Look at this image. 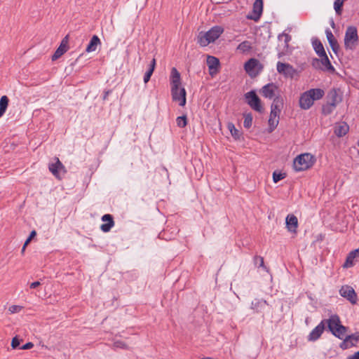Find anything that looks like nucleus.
I'll return each instance as SVG.
<instances>
[{"instance_id": "33", "label": "nucleus", "mask_w": 359, "mask_h": 359, "mask_svg": "<svg viewBox=\"0 0 359 359\" xmlns=\"http://www.w3.org/2000/svg\"><path fill=\"white\" fill-rule=\"evenodd\" d=\"M227 128L229 130L231 135L234 137V139L238 140L240 138L241 133L238 129L236 128L233 123H229L227 125Z\"/></svg>"}, {"instance_id": "44", "label": "nucleus", "mask_w": 359, "mask_h": 359, "mask_svg": "<svg viewBox=\"0 0 359 359\" xmlns=\"http://www.w3.org/2000/svg\"><path fill=\"white\" fill-rule=\"evenodd\" d=\"M114 346L115 348H123V349H127L128 348V346L126 344V343H124L122 341H115L114 343Z\"/></svg>"}, {"instance_id": "39", "label": "nucleus", "mask_w": 359, "mask_h": 359, "mask_svg": "<svg viewBox=\"0 0 359 359\" xmlns=\"http://www.w3.org/2000/svg\"><path fill=\"white\" fill-rule=\"evenodd\" d=\"M253 262L255 266L266 269V266L264 265V258L262 257L255 255L253 258Z\"/></svg>"}, {"instance_id": "34", "label": "nucleus", "mask_w": 359, "mask_h": 359, "mask_svg": "<svg viewBox=\"0 0 359 359\" xmlns=\"http://www.w3.org/2000/svg\"><path fill=\"white\" fill-rule=\"evenodd\" d=\"M328 101L327 102H329L330 104H333L334 107L337 106V103L339 102L338 100V95L335 90H333L330 91V93L328 94Z\"/></svg>"}, {"instance_id": "9", "label": "nucleus", "mask_w": 359, "mask_h": 359, "mask_svg": "<svg viewBox=\"0 0 359 359\" xmlns=\"http://www.w3.org/2000/svg\"><path fill=\"white\" fill-rule=\"evenodd\" d=\"M342 340L343 341L339 344V347L342 350H346L353 346H355L359 341V332H355L354 334L347 335Z\"/></svg>"}, {"instance_id": "42", "label": "nucleus", "mask_w": 359, "mask_h": 359, "mask_svg": "<svg viewBox=\"0 0 359 359\" xmlns=\"http://www.w3.org/2000/svg\"><path fill=\"white\" fill-rule=\"evenodd\" d=\"M278 39L280 41L282 40L283 39H284V43H285L284 48H287L288 43L291 40V36L289 35L288 34L283 33V34L278 35Z\"/></svg>"}, {"instance_id": "14", "label": "nucleus", "mask_w": 359, "mask_h": 359, "mask_svg": "<svg viewBox=\"0 0 359 359\" xmlns=\"http://www.w3.org/2000/svg\"><path fill=\"white\" fill-rule=\"evenodd\" d=\"M56 162L54 163H50L48 165L49 170L51 173L57 179H60L61 171L65 174L66 172V169L64 165L60 162L58 158H56Z\"/></svg>"}, {"instance_id": "2", "label": "nucleus", "mask_w": 359, "mask_h": 359, "mask_svg": "<svg viewBox=\"0 0 359 359\" xmlns=\"http://www.w3.org/2000/svg\"><path fill=\"white\" fill-rule=\"evenodd\" d=\"M344 48L346 50H353L359 42L358 29L355 26H348L345 32Z\"/></svg>"}, {"instance_id": "29", "label": "nucleus", "mask_w": 359, "mask_h": 359, "mask_svg": "<svg viewBox=\"0 0 359 359\" xmlns=\"http://www.w3.org/2000/svg\"><path fill=\"white\" fill-rule=\"evenodd\" d=\"M346 332V327L340 325L339 327L334 329V331H332V334L339 339H343L346 335L345 333Z\"/></svg>"}, {"instance_id": "50", "label": "nucleus", "mask_w": 359, "mask_h": 359, "mask_svg": "<svg viewBox=\"0 0 359 359\" xmlns=\"http://www.w3.org/2000/svg\"><path fill=\"white\" fill-rule=\"evenodd\" d=\"M346 359H359V351H357L354 354L348 356Z\"/></svg>"}, {"instance_id": "21", "label": "nucleus", "mask_w": 359, "mask_h": 359, "mask_svg": "<svg viewBox=\"0 0 359 359\" xmlns=\"http://www.w3.org/2000/svg\"><path fill=\"white\" fill-rule=\"evenodd\" d=\"M325 324L327 323L328 329L330 332L334 331V329L339 327L341 324L340 319L337 315H332L327 320H324Z\"/></svg>"}, {"instance_id": "18", "label": "nucleus", "mask_w": 359, "mask_h": 359, "mask_svg": "<svg viewBox=\"0 0 359 359\" xmlns=\"http://www.w3.org/2000/svg\"><path fill=\"white\" fill-rule=\"evenodd\" d=\"M102 222H106L107 223L102 224L100 226L101 230L104 232H109L111 229L114 226L115 223L114 221V217L110 214H105L101 218Z\"/></svg>"}, {"instance_id": "55", "label": "nucleus", "mask_w": 359, "mask_h": 359, "mask_svg": "<svg viewBox=\"0 0 359 359\" xmlns=\"http://www.w3.org/2000/svg\"><path fill=\"white\" fill-rule=\"evenodd\" d=\"M162 170H163L167 175H168V171L165 166H161Z\"/></svg>"}, {"instance_id": "53", "label": "nucleus", "mask_w": 359, "mask_h": 359, "mask_svg": "<svg viewBox=\"0 0 359 359\" xmlns=\"http://www.w3.org/2000/svg\"><path fill=\"white\" fill-rule=\"evenodd\" d=\"M68 43V36H66L61 41L60 45H64L65 46H67Z\"/></svg>"}, {"instance_id": "28", "label": "nucleus", "mask_w": 359, "mask_h": 359, "mask_svg": "<svg viewBox=\"0 0 359 359\" xmlns=\"http://www.w3.org/2000/svg\"><path fill=\"white\" fill-rule=\"evenodd\" d=\"M307 92L314 99V101L321 99L325 95V91L320 88H311Z\"/></svg>"}, {"instance_id": "37", "label": "nucleus", "mask_w": 359, "mask_h": 359, "mask_svg": "<svg viewBox=\"0 0 359 359\" xmlns=\"http://www.w3.org/2000/svg\"><path fill=\"white\" fill-rule=\"evenodd\" d=\"M279 123V118L277 117H271L269 116V129L270 132L273 131L278 126Z\"/></svg>"}, {"instance_id": "32", "label": "nucleus", "mask_w": 359, "mask_h": 359, "mask_svg": "<svg viewBox=\"0 0 359 359\" xmlns=\"http://www.w3.org/2000/svg\"><path fill=\"white\" fill-rule=\"evenodd\" d=\"M236 49L242 53L249 52L252 49L251 43L248 41H244L237 46Z\"/></svg>"}, {"instance_id": "36", "label": "nucleus", "mask_w": 359, "mask_h": 359, "mask_svg": "<svg viewBox=\"0 0 359 359\" xmlns=\"http://www.w3.org/2000/svg\"><path fill=\"white\" fill-rule=\"evenodd\" d=\"M335 108H336V107H334L333 105V104L327 102L322 107V113L324 115H329L332 113V111L334 110Z\"/></svg>"}, {"instance_id": "38", "label": "nucleus", "mask_w": 359, "mask_h": 359, "mask_svg": "<svg viewBox=\"0 0 359 359\" xmlns=\"http://www.w3.org/2000/svg\"><path fill=\"white\" fill-rule=\"evenodd\" d=\"M344 1V0H335L334 2V8L339 15H341Z\"/></svg>"}, {"instance_id": "12", "label": "nucleus", "mask_w": 359, "mask_h": 359, "mask_svg": "<svg viewBox=\"0 0 359 359\" xmlns=\"http://www.w3.org/2000/svg\"><path fill=\"white\" fill-rule=\"evenodd\" d=\"M170 85H171V93H175V91L181 85V77L180 74L175 67L171 69L170 72Z\"/></svg>"}, {"instance_id": "8", "label": "nucleus", "mask_w": 359, "mask_h": 359, "mask_svg": "<svg viewBox=\"0 0 359 359\" xmlns=\"http://www.w3.org/2000/svg\"><path fill=\"white\" fill-rule=\"evenodd\" d=\"M340 295L346 298L351 304H356L358 301V296L354 289L349 285H343L339 290Z\"/></svg>"}, {"instance_id": "24", "label": "nucleus", "mask_w": 359, "mask_h": 359, "mask_svg": "<svg viewBox=\"0 0 359 359\" xmlns=\"http://www.w3.org/2000/svg\"><path fill=\"white\" fill-rule=\"evenodd\" d=\"M312 46L318 56L323 55L326 53L323 43L318 39L315 38L312 39Z\"/></svg>"}, {"instance_id": "4", "label": "nucleus", "mask_w": 359, "mask_h": 359, "mask_svg": "<svg viewBox=\"0 0 359 359\" xmlns=\"http://www.w3.org/2000/svg\"><path fill=\"white\" fill-rule=\"evenodd\" d=\"M320 58H313L311 60L312 67L317 70L328 72L333 73L335 72L334 67L331 64L326 53L323 55L319 56Z\"/></svg>"}, {"instance_id": "1", "label": "nucleus", "mask_w": 359, "mask_h": 359, "mask_svg": "<svg viewBox=\"0 0 359 359\" xmlns=\"http://www.w3.org/2000/svg\"><path fill=\"white\" fill-rule=\"evenodd\" d=\"M224 32V28L221 26H214L206 32H200L197 36V42L200 46L205 47L210 43L216 41Z\"/></svg>"}, {"instance_id": "22", "label": "nucleus", "mask_w": 359, "mask_h": 359, "mask_svg": "<svg viewBox=\"0 0 359 359\" xmlns=\"http://www.w3.org/2000/svg\"><path fill=\"white\" fill-rule=\"evenodd\" d=\"M348 124L345 122H341L335 126L334 133L338 137H342L348 133Z\"/></svg>"}, {"instance_id": "23", "label": "nucleus", "mask_w": 359, "mask_h": 359, "mask_svg": "<svg viewBox=\"0 0 359 359\" xmlns=\"http://www.w3.org/2000/svg\"><path fill=\"white\" fill-rule=\"evenodd\" d=\"M359 254V250H354L350 252L343 264L344 268H349L353 266V260Z\"/></svg>"}, {"instance_id": "41", "label": "nucleus", "mask_w": 359, "mask_h": 359, "mask_svg": "<svg viewBox=\"0 0 359 359\" xmlns=\"http://www.w3.org/2000/svg\"><path fill=\"white\" fill-rule=\"evenodd\" d=\"M286 177L285 173H283L280 172L274 171L273 172V180L275 183H277L280 180L284 179Z\"/></svg>"}, {"instance_id": "30", "label": "nucleus", "mask_w": 359, "mask_h": 359, "mask_svg": "<svg viewBox=\"0 0 359 359\" xmlns=\"http://www.w3.org/2000/svg\"><path fill=\"white\" fill-rule=\"evenodd\" d=\"M9 102V99L6 95H3L0 98V118L5 114Z\"/></svg>"}, {"instance_id": "45", "label": "nucleus", "mask_w": 359, "mask_h": 359, "mask_svg": "<svg viewBox=\"0 0 359 359\" xmlns=\"http://www.w3.org/2000/svg\"><path fill=\"white\" fill-rule=\"evenodd\" d=\"M20 340L17 336L13 338L11 341V346L13 348H16L20 346Z\"/></svg>"}, {"instance_id": "6", "label": "nucleus", "mask_w": 359, "mask_h": 359, "mask_svg": "<svg viewBox=\"0 0 359 359\" xmlns=\"http://www.w3.org/2000/svg\"><path fill=\"white\" fill-rule=\"evenodd\" d=\"M264 68L263 65L255 58H250L244 65V69L250 76L260 73Z\"/></svg>"}, {"instance_id": "48", "label": "nucleus", "mask_w": 359, "mask_h": 359, "mask_svg": "<svg viewBox=\"0 0 359 359\" xmlns=\"http://www.w3.org/2000/svg\"><path fill=\"white\" fill-rule=\"evenodd\" d=\"M21 309L22 307L20 306L13 305L9 307V311H11V313H14L19 312L21 310Z\"/></svg>"}, {"instance_id": "5", "label": "nucleus", "mask_w": 359, "mask_h": 359, "mask_svg": "<svg viewBox=\"0 0 359 359\" xmlns=\"http://www.w3.org/2000/svg\"><path fill=\"white\" fill-rule=\"evenodd\" d=\"M245 98L248 104L255 111L262 113L264 108L262 105L261 100L256 94L255 91L250 90L245 94Z\"/></svg>"}, {"instance_id": "46", "label": "nucleus", "mask_w": 359, "mask_h": 359, "mask_svg": "<svg viewBox=\"0 0 359 359\" xmlns=\"http://www.w3.org/2000/svg\"><path fill=\"white\" fill-rule=\"evenodd\" d=\"M325 34H326V36H327V41L328 42L330 41H332L333 40L335 39L333 34L332 33V32L330 30V29H327L325 30Z\"/></svg>"}, {"instance_id": "47", "label": "nucleus", "mask_w": 359, "mask_h": 359, "mask_svg": "<svg viewBox=\"0 0 359 359\" xmlns=\"http://www.w3.org/2000/svg\"><path fill=\"white\" fill-rule=\"evenodd\" d=\"M36 231L33 230L32 231H31L29 237L27 238V240L25 242V245H27L31 242L32 239L36 236Z\"/></svg>"}, {"instance_id": "43", "label": "nucleus", "mask_w": 359, "mask_h": 359, "mask_svg": "<svg viewBox=\"0 0 359 359\" xmlns=\"http://www.w3.org/2000/svg\"><path fill=\"white\" fill-rule=\"evenodd\" d=\"M329 44L332 50H333V52H334L335 53H337L339 48V45L336 39H334L332 41H330Z\"/></svg>"}, {"instance_id": "13", "label": "nucleus", "mask_w": 359, "mask_h": 359, "mask_svg": "<svg viewBox=\"0 0 359 359\" xmlns=\"http://www.w3.org/2000/svg\"><path fill=\"white\" fill-rule=\"evenodd\" d=\"M325 330V320H322L312 331L309 333L307 337L309 341H316L322 335Z\"/></svg>"}, {"instance_id": "20", "label": "nucleus", "mask_w": 359, "mask_h": 359, "mask_svg": "<svg viewBox=\"0 0 359 359\" xmlns=\"http://www.w3.org/2000/svg\"><path fill=\"white\" fill-rule=\"evenodd\" d=\"M287 228L289 231L295 233L298 226V219L294 215H288L285 219Z\"/></svg>"}, {"instance_id": "56", "label": "nucleus", "mask_w": 359, "mask_h": 359, "mask_svg": "<svg viewBox=\"0 0 359 359\" xmlns=\"http://www.w3.org/2000/svg\"><path fill=\"white\" fill-rule=\"evenodd\" d=\"M27 245H25V244L23 245L22 248V250H21V253L23 255L25 251V249H26V247Z\"/></svg>"}, {"instance_id": "7", "label": "nucleus", "mask_w": 359, "mask_h": 359, "mask_svg": "<svg viewBox=\"0 0 359 359\" xmlns=\"http://www.w3.org/2000/svg\"><path fill=\"white\" fill-rule=\"evenodd\" d=\"M277 72L286 78L292 79L297 74V70L289 63L278 62L276 65Z\"/></svg>"}, {"instance_id": "17", "label": "nucleus", "mask_w": 359, "mask_h": 359, "mask_svg": "<svg viewBox=\"0 0 359 359\" xmlns=\"http://www.w3.org/2000/svg\"><path fill=\"white\" fill-rule=\"evenodd\" d=\"M175 93H171L172 100L174 101H178L179 105L181 107H184L186 104V90L184 88H178Z\"/></svg>"}, {"instance_id": "35", "label": "nucleus", "mask_w": 359, "mask_h": 359, "mask_svg": "<svg viewBox=\"0 0 359 359\" xmlns=\"http://www.w3.org/2000/svg\"><path fill=\"white\" fill-rule=\"evenodd\" d=\"M244 122L243 126L245 128H250L252 124V115L251 113H245L243 114Z\"/></svg>"}, {"instance_id": "52", "label": "nucleus", "mask_w": 359, "mask_h": 359, "mask_svg": "<svg viewBox=\"0 0 359 359\" xmlns=\"http://www.w3.org/2000/svg\"><path fill=\"white\" fill-rule=\"evenodd\" d=\"M111 90H104V95H103V100H104L107 99V97L111 93Z\"/></svg>"}, {"instance_id": "49", "label": "nucleus", "mask_w": 359, "mask_h": 359, "mask_svg": "<svg viewBox=\"0 0 359 359\" xmlns=\"http://www.w3.org/2000/svg\"><path fill=\"white\" fill-rule=\"evenodd\" d=\"M34 346L33 343L32 342H27L25 344H24L22 346H21L20 348L21 350H28L32 348Z\"/></svg>"}, {"instance_id": "26", "label": "nucleus", "mask_w": 359, "mask_h": 359, "mask_svg": "<svg viewBox=\"0 0 359 359\" xmlns=\"http://www.w3.org/2000/svg\"><path fill=\"white\" fill-rule=\"evenodd\" d=\"M100 39L97 35L93 36L88 45L86 48V51L88 53L93 52L97 49V45L100 44Z\"/></svg>"}, {"instance_id": "40", "label": "nucleus", "mask_w": 359, "mask_h": 359, "mask_svg": "<svg viewBox=\"0 0 359 359\" xmlns=\"http://www.w3.org/2000/svg\"><path fill=\"white\" fill-rule=\"evenodd\" d=\"M176 123L179 128H184L187 125V118L186 115L178 116L176 118Z\"/></svg>"}, {"instance_id": "25", "label": "nucleus", "mask_w": 359, "mask_h": 359, "mask_svg": "<svg viewBox=\"0 0 359 359\" xmlns=\"http://www.w3.org/2000/svg\"><path fill=\"white\" fill-rule=\"evenodd\" d=\"M207 65L210 70V74H212V70H217L219 66V60L214 56L208 55L207 57Z\"/></svg>"}, {"instance_id": "51", "label": "nucleus", "mask_w": 359, "mask_h": 359, "mask_svg": "<svg viewBox=\"0 0 359 359\" xmlns=\"http://www.w3.org/2000/svg\"><path fill=\"white\" fill-rule=\"evenodd\" d=\"M41 285V283L39 281H35L30 284V288L34 289L39 286Z\"/></svg>"}, {"instance_id": "54", "label": "nucleus", "mask_w": 359, "mask_h": 359, "mask_svg": "<svg viewBox=\"0 0 359 359\" xmlns=\"http://www.w3.org/2000/svg\"><path fill=\"white\" fill-rule=\"evenodd\" d=\"M330 25H331V27H332V28H334V27H335V23H334V20H333V19H331V20H330Z\"/></svg>"}, {"instance_id": "19", "label": "nucleus", "mask_w": 359, "mask_h": 359, "mask_svg": "<svg viewBox=\"0 0 359 359\" xmlns=\"http://www.w3.org/2000/svg\"><path fill=\"white\" fill-rule=\"evenodd\" d=\"M269 304L266 300L262 299H255L250 306V309L256 313L262 312Z\"/></svg>"}, {"instance_id": "10", "label": "nucleus", "mask_w": 359, "mask_h": 359, "mask_svg": "<svg viewBox=\"0 0 359 359\" xmlns=\"http://www.w3.org/2000/svg\"><path fill=\"white\" fill-rule=\"evenodd\" d=\"M278 90V88L276 83H269L262 88L260 93L263 97L271 100L274 99L276 97V93Z\"/></svg>"}, {"instance_id": "57", "label": "nucleus", "mask_w": 359, "mask_h": 359, "mask_svg": "<svg viewBox=\"0 0 359 359\" xmlns=\"http://www.w3.org/2000/svg\"><path fill=\"white\" fill-rule=\"evenodd\" d=\"M358 147H359V140H358Z\"/></svg>"}, {"instance_id": "16", "label": "nucleus", "mask_w": 359, "mask_h": 359, "mask_svg": "<svg viewBox=\"0 0 359 359\" xmlns=\"http://www.w3.org/2000/svg\"><path fill=\"white\" fill-rule=\"evenodd\" d=\"M263 11V0H255L253 4L252 13L251 16H248L249 19L257 21L259 20Z\"/></svg>"}, {"instance_id": "3", "label": "nucleus", "mask_w": 359, "mask_h": 359, "mask_svg": "<svg viewBox=\"0 0 359 359\" xmlns=\"http://www.w3.org/2000/svg\"><path fill=\"white\" fill-rule=\"evenodd\" d=\"M313 156L308 153L299 155L293 162L294 170L299 172L309 169L313 164Z\"/></svg>"}, {"instance_id": "31", "label": "nucleus", "mask_w": 359, "mask_h": 359, "mask_svg": "<svg viewBox=\"0 0 359 359\" xmlns=\"http://www.w3.org/2000/svg\"><path fill=\"white\" fill-rule=\"evenodd\" d=\"M67 46H65L63 44L60 45V46L55 51L54 54L52 55V60L55 61L65 53L67 50Z\"/></svg>"}, {"instance_id": "27", "label": "nucleus", "mask_w": 359, "mask_h": 359, "mask_svg": "<svg viewBox=\"0 0 359 359\" xmlns=\"http://www.w3.org/2000/svg\"><path fill=\"white\" fill-rule=\"evenodd\" d=\"M156 64V59L153 58L149 65L148 69L147 70L144 76V82L145 83H147L150 80L151 76L153 74V72L155 69Z\"/></svg>"}, {"instance_id": "15", "label": "nucleus", "mask_w": 359, "mask_h": 359, "mask_svg": "<svg viewBox=\"0 0 359 359\" xmlns=\"http://www.w3.org/2000/svg\"><path fill=\"white\" fill-rule=\"evenodd\" d=\"M314 99L307 91L303 93L299 98V106L303 109H309L313 104Z\"/></svg>"}, {"instance_id": "11", "label": "nucleus", "mask_w": 359, "mask_h": 359, "mask_svg": "<svg viewBox=\"0 0 359 359\" xmlns=\"http://www.w3.org/2000/svg\"><path fill=\"white\" fill-rule=\"evenodd\" d=\"M283 107V100L280 96H277L273 99L271 106L270 116L279 118L280 111Z\"/></svg>"}]
</instances>
